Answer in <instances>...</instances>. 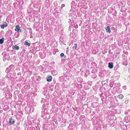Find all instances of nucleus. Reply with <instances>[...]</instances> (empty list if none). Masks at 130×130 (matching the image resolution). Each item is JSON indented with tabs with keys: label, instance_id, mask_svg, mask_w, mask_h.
I'll return each mask as SVG.
<instances>
[{
	"label": "nucleus",
	"instance_id": "8",
	"mask_svg": "<svg viewBox=\"0 0 130 130\" xmlns=\"http://www.w3.org/2000/svg\"><path fill=\"white\" fill-rule=\"evenodd\" d=\"M24 44L25 45H26L28 46H29L30 45V43L27 42L26 41H25L24 42Z\"/></svg>",
	"mask_w": 130,
	"mask_h": 130
},
{
	"label": "nucleus",
	"instance_id": "3",
	"mask_svg": "<svg viewBox=\"0 0 130 130\" xmlns=\"http://www.w3.org/2000/svg\"><path fill=\"white\" fill-rule=\"evenodd\" d=\"M47 80L48 82H51L52 79V77L51 76H49L47 77Z\"/></svg>",
	"mask_w": 130,
	"mask_h": 130
},
{
	"label": "nucleus",
	"instance_id": "2",
	"mask_svg": "<svg viewBox=\"0 0 130 130\" xmlns=\"http://www.w3.org/2000/svg\"><path fill=\"white\" fill-rule=\"evenodd\" d=\"M12 48L14 50H18L19 49V47L17 45H13Z\"/></svg>",
	"mask_w": 130,
	"mask_h": 130
},
{
	"label": "nucleus",
	"instance_id": "13",
	"mask_svg": "<svg viewBox=\"0 0 130 130\" xmlns=\"http://www.w3.org/2000/svg\"><path fill=\"white\" fill-rule=\"evenodd\" d=\"M128 101H125V103L126 104H127V103H128Z\"/></svg>",
	"mask_w": 130,
	"mask_h": 130
},
{
	"label": "nucleus",
	"instance_id": "11",
	"mask_svg": "<svg viewBox=\"0 0 130 130\" xmlns=\"http://www.w3.org/2000/svg\"><path fill=\"white\" fill-rule=\"evenodd\" d=\"M4 38H3L1 39H0V43L2 44L4 41Z\"/></svg>",
	"mask_w": 130,
	"mask_h": 130
},
{
	"label": "nucleus",
	"instance_id": "1",
	"mask_svg": "<svg viewBox=\"0 0 130 130\" xmlns=\"http://www.w3.org/2000/svg\"><path fill=\"white\" fill-rule=\"evenodd\" d=\"M15 30L16 31H18L19 32H20L21 31V29H20L21 27H20L19 25H17L15 27Z\"/></svg>",
	"mask_w": 130,
	"mask_h": 130
},
{
	"label": "nucleus",
	"instance_id": "12",
	"mask_svg": "<svg viewBox=\"0 0 130 130\" xmlns=\"http://www.w3.org/2000/svg\"><path fill=\"white\" fill-rule=\"evenodd\" d=\"M60 56L61 57H63L64 56V54L63 53H61V54Z\"/></svg>",
	"mask_w": 130,
	"mask_h": 130
},
{
	"label": "nucleus",
	"instance_id": "9",
	"mask_svg": "<svg viewBox=\"0 0 130 130\" xmlns=\"http://www.w3.org/2000/svg\"><path fill=\"white\" fill-rule=\"evenodd\" d=\"M118 97L120 99H122L123 97V96L122 94H120L118 96Z\"/></svg>",
	"mask_w": 130,
	"mask_h": 130
},
{
	"label": "nucleus",
	"instance_id": "6",
	"mask_svg": "<svg viewBox=\"0 0 130 130\" xmlns=\"http://www.w3.org/2000/svg\"><path fill=\"white\" fill-rule=\"evenodd\" d=\"M12 118H10V120L9 122V123L10 124L12 123V124H13L15 122L13 120L12 121Z\"/></svg>",
	"mask_w": 130,
	"mask_h": 130
},
{
	"label": "nucleus",
	"instance_id": "7",
	"mask_svg": "<svg viewBox=\"0 0 130 130\" xmlns=\"http://www.w3.org/2000/svg\"><path fill=\"white\" fill-rule=\"evenodd\" d=\"M106 30L107 32L110 33V32L111 31L110 30V27L109 26L107 27V28L106 29Z\"/></svg>",
	"mask_w": 130,
	"mask_h": 130
},
{
	"label": "nucleus",
	"instance_id": "5",
	"mask_svg": "<svg viewBox=\"0 0 130 130\" xmlns=\"http://www.w3.org/2000/svg\"><path fill=\"white\" fill-rule=\"evenodd\" d=\"M7 24L6 23L1 25V28L3 29H4L5 27H7Z\"/></svg>",
	"mask_w": 130,
	"mask_h": 130
},
{
	"label": "nucleus",
	"instance_id": "10",
	"mask_svg": "<svg viewBox=\"0 0 130 130\" xmlns=\"http://www.w3.org/2000/svg\"><path fill=\"white\" fill-rule=\"evenodd\" d=\"M77 44L76 43L74 44L73 45V46L72 47V48L73 49H76L77 47Z\"/></svg>",
	"mask_w": 130,
	"mask_h": 130
},
{
	"label": "nucleus",
	"instance_id": "4",
	"mask_svg": "<svg viewBox=\"0 0 130 130\" xmlns=\"http://www.w3.org/2000/svg\"><path fill=\"white\" fill-rule=\"evenodd\" d=\"M108 67L110 69H112L113 68V64L112 63H108Z\"/></svg>",
	"mask_w": 130,
	"mask_h": 130
}]
</instances>
